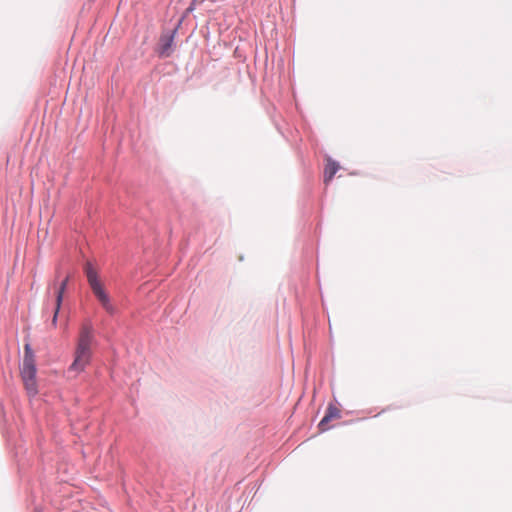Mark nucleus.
I'll use <instances>...</instances> for the list:
<instances>
[{
  "instance_id": "1",
  "label": "nucleus",
  "mask_w": 512,
  "mask_h": 512,
  "mask_svg": "<svg viewBox=\"0 0 512 512\" xmlns=\"http://www.w3.org/2000/svg\"><path fill=\"white\" fill-rule=\"evenodd\" d=\"M93 340L94 330L92 324L90 322L83 323L74 352V360L69 367L70 372L79 374L89 365L92 357Z\"/></svg>"
},
{
  "instance_id": "2",
  "label": "nucleus",
  "mask_w": 512,
  "mask_h": 512,
  "mask_svg": "<svg viewBox=\"0 0 512 512\" xmlns=\"http://www.w3.org/2000/svg\"><path fill=\"white\" fill-rule=\"evenodd\" d=\"M84 272L86 274L89 286L97 300L100 302L101 306L108 314L114 315L117 312V309L112 303L101 280L99 279L97 270L94 268L91 262H86L84 266Z\"/></svg>"
},
{
  "instance_id": "3",
  "label": "nucleus",
  "mask_w": 512,
  "mask_h": 512,
  "mask_svg": "<svg viewBox=\"0 0 512 512\" xmlns=\"http://www.w3.org/2000/svg\"><path fill=\"white\" fill-rule=\"evenodd\" d=\"M84 272L86 274L89 286L97 300L100 302L101 306L108 314L114 315L117 312V309L112 303L101 280L99 279L97 270L94 268L91 262H86L84 266Z\"/></svg>"
},
{
  "instance_id": "4",
  "label": "nucleus",
  "mask_w": 512,
  "mask_h": 512,
  "mask_svg": "<svg viewBox=\"0 0 512 512\" xmlns=\"http://www.w3.org/2000/svg\"><path fill=\"white\" fill-rule=\"evenodd\" d=\"M21 378L27 394L29 396H35L38 393L36 381V365H31L28 362L26 365H22Z\"/></svg>"
},
{
  "instance_id": "5",
  "label": "nucleus",
  "mask_w": 512,
  "mask_h": 512,
  "mask_svg": "<svg viewBox=\"0 0 512 512\" xmlns=\"http://www.w3.org/2000/svg\"><path fill=\"white\" fill-rule=\"evenodd\" d=\"M68 281H69V276H66L60 283H57V281L55 280L49 287V289L53 288L54 295H55V308H54V314H53V319H52L53 325H56L58 313L61 308V304L63 301V295L67 288Z\"/></svg>"
},
{
  "instance_id": "6",
  "label": "nucleus",
  "mask_w": 512,
  "mask_h": 512,
  "mask_svg": "<svg viewBox=\"0 0 512 512\" xmlns=\"http://www.w3.org/2000/svg\"><path fill=\"white\" fill-rule=\"evenodd\" d=\"M340 166L337 162L328 158L324 170V183L328 184L339 170Z\"/></svg>"
},
{
  "instance_id": "7",
  "label": "nucleus",
  "mask_w": 512,
  "mask_h": 512,
  "mask_svg": "<svg viewBox=\"0 0 512 512\" xmlns=\"http://www.w3.org/2000/svg\"><path fill=\"white\" fill-rule=\"evenodd\" d=\"M173 45V35L164 36L161 38L159 55L162 57H168L171 54Z\"/></svg>"
},
{
  "instance_id": "8",
  "label": "nucleus",
  "mask_w": 512,
  "mask_h": 512,
  "mask_svg": "<svg viewBox=\"0 0 512 512\" xmlns=\"http://www.w3.org/2000/svg\"><path fill=\"white\" fill-rule=\"evenodd\" d=\"M27 362L30 363L31 365H35L34 354H33L32 349L29 344L25 345V355H24L22 365H26Z\"/></svg>"
},
{
  "instance_id": "9",
  "label": "nucleus",
  "mask_w": 512,
  "mask_h": 512,
  "mask_svg": "<svg viewBox=\"0 0 512 512\" xmlns=\"http://www.w3.org/2000/svg\"><path fill=\"white\" fill-rule=\"evenodd\" d=\"M324 416H339V410L333 405H329Z\"/></svg>"
},
{
  "instance_id": "10",
  "label": "nucleus",
  "mask_w": 512,
  "mask_h": 512,
  "mask_svg": "<svg viewBox=\"0 0 512 512\" xmlns=\"http://www.w3.org/2000/svg\"><path fill=\"white\" fill-rule=\"evenodd\" d=\"M331 418H322L321 422L319 423V429L321 431H325L328 427V422Z\"/></svg>"
}]
</instances>
